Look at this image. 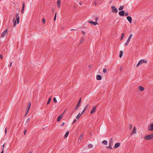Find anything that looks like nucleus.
<instances>
[{
  "instance_id": "052dcab7",
  "label": "nucleus",
  "mask_w": 153,
  "mask_h": 153,
  "mask_svg": "<svg viewBox=\"0 0 153 153\" xmlns=\"http://www.w3.org/2000/svg\"><path fill=\"white\" fill-rule=\"evenodd\" d=\"M61 153H63L62 152Z\"/></svg>"
},
{
  "instance_id": "aec40b11",
  "label": "nucleus",
  "mask_w": 153,
  "mask_h": 153,
  "mask_svg": "<svg viewBox=\"0 0 153 153\" xmlns=\"http://www.w3.org/2000/svg\"><path fill=\"white\" fill-rule=\"evenodd\" d=\"M139 89L141 91H143L144 90V88L141 86L139 87Z\"/></svg>"
},
{
  "instance_id": "7ed1b4c3",
  "label": "nucleus",
  "mask_w": 153,
  "mask_h": 153,
  "mask_svg": "<svg viewBox=\"0 0 153 153\" xmlns=\"http://www.w3.org/2000/svg\"><path fill=\"white\" fill-rule=\"evenodd\" d=\"M113 140L112 138H111L110 139L109 141V146L108 147V148H109L110 149H112V146H113Z\"/></svg>"
},
{
  "instance_id": "37998d69",
  "label": "nucleus",
  "mask_w": 153,
  "mask_h": 153,
  "mask_svg": "<svg viewBox=\"0 0 153 153\" xmlns=\"http://www.w3.org/2000/svg\"><path fill=\"white\" fill-rule=\"evenodd\" d=\"M125 16H126L128 15V13L126 12L125 13Z\"/></svg>"
},
{
  "instance_id": "bb28decb",
  "label": "nucleus",
  "mask_w": 153,
  "mask_h": 153,
  "mask_svg": "<svg viewBox=\"0 0 153 153\" xmlns=\"http://www.w3.org/2000/svg\"><path fill=\"white\" fill-rule=\"evenodd\" d=\"M84 38H81L80 41V44L82 43L83 42H84Z\"/></svg>"
},
{
  "instance_id": "0eeeda50",
  "label": "nucleus",
  "mask_w": 153,
  "mask_h": 153,
  "mask_svg": "<svg viewBox=\"0 0 153 153\" xmlns=\"http://www.w3.org/2000/svg\"><path fill=\"white\" fill-rule=\"evenodd\" d=\"M81 98H80L79 99V100L78 102V103L75 108V110H77V109L79 107L80 104V103H81Z\"/></svg>"
},
{
  "instance_id": "a19ab883",
  "label": "nucleus",
  "mask_w": 153,
  "mask_h": 153,
  "mask_svg": "<svg viewBox=\"0 0 153 153\" xmlns=\"http://www.w3.org/2000/svg\"><path fill=\"white\" fill-rule=\"evenodd\" d=\"M27 130L26 129H25L24 130V134L25 135L26 134V132H27Z\"/></svg>"
},
{
  "instance_id": "6e6d98bb",
  "label": "nucleus",
  "mask_w": 153,
  "mask_h": 153,
  "mask_svg": "<svg viewBox=\"0 0 153 153\" xmlns=\"http://www.w3.org/2000/svg\"><path fill=\"white\" fill-rule=\"evenodd\" d=\"M29 153H32V152H30Z\"/></svg>"
},
{
  "instance_id": "e433bc0d",
  "label": "nucleus",
  "mask_w": 153,
  "mask_h": 153,
  "mask_svg": "<svg viewBox=\"0 0 153 153\" xmlns=\"http://www.w3.org/2000/svg\"><path fill=\"white\" fill-rule=\"evenodd\" d=\"M129 129H131L132 128V126L131 124H130L129 126Z\"/></svg>"
},
{
  "instance_id": "7c9ffc66",
  "label": "nucleus",
  "mask_w": 153,
  "mask_h": 153,
  "mask_svg": "<svg viewBox=\"0 0 153 153\" xmlns=\"http://www.w3.org/2000/svg\"><path fill=\"white\" fill-rule=\"evenodd\" d=\"M124 33H123L122 34V35H121V38H120L121 40H123V38L124 37Z\"/></svg>"
},
{
  "instance_id": "1a4fd4ad",
  "label": "nucleus",
  "mask_w": 153,
  "mask_h": 153,
  "mask_svg": "<svg viewBox=\"0 0 153 153\" xmlns=\"http://www.w3.org/2000/svg\"><path fill=\"white\" fill-rule=\"evenodd\" d=\"M88 22L91 24L92 25H98V23L97 22H94L92 21H89Z\"/></svg>"
},
{
  "instance_id": "20e7f679",
  "label": "nucleus",
  "mask_w": 153,
  "mask_h": 153,
  "mask_svg": "<svg viewBox=\"0 0 153 153\" xmlns=\"http://www.w3.org/2000/svg\"><path fill=\"white\" fill-rule=\"evenodd\" d=\"M111 10L112 12L115 13H117L118 12L117 9L114 6H112L111 7Z\"/></svg>"
},
{
  "instance_id": "2f4dec72",
  "label": "nucleus",
  "mask_w": 153,
  "mask_h": 153,
  "mask_svg": "<svg viewBox=\"0 0 153 153\" xmlns=\"http://www.w3.org/2000/svg\"><path fill=\"white\" fill-rule=\"evenodd\" d=\"M51 97H50L49 98L48 100V101L47 102V104H49L50 102L51 101Z\"/></svg>"
},
{
  "instance_id": "09e8293b",
  "label": "nucleus",
  "mask_w": 153,
  "mask_h": 153,
  "mask_svg": "<svg viewBox=\"0 0 153 153\" xmlns=\"http://www.w3.org/2000/svg\"><path fill=\"white\" fill-rule=\"evenodd\" d=\"M12 62H11L10 63V65L9 66L10 67H11L12 65Z\"/></svg>"
},
{
  "instance_id": "8fccbe9b",
  "label": "nucleus",
  "mask_w": 153,
  "mask_h": 153,
  "mask_svg": "<svg viewBox=\"0 0 153 153\" xmlns=\"http://www.w3.org/2000/svg\"><path fill=\"white\" fill-rule=\"evenodd\" d=\"M5 145V143L2 146L3 149L4 150V146Z\"/></svg>"
},
{
  "instance_id": "412c9836",
  "label": "nucleus",
  "mask_w": 153,
  "mask_h": 153,
  "mask_svg": "<svg viewBox=\"0 0 153 153\" xmlns=\"http://www.w3.org/2000/svg\"><path fill=\"white\" fill-rule=\"evenodd\" d=\"M82 114H80V113H79L76 117V119H79Z\"/></svg>"
},
{
  "instance_id": "de8ad7c7",
  "label": "nucleus",
  "mask_w": 153,
  "mask_h": 153,
  "mask_svg": "<svg viewBox=\"0 0 153 153\" xmlns=\"http://www.w3.org/2000/svg\"><path fill=\"white\" fill-rule=\"evenodd\" d=\"M82 33L83 34H85V32L84 31H82Z\"/></svg>"
},
{
  "instance_id": "b1692460",
  "label": "nucleus",
  "mask_w": 153,
  "mask_h": 153,
  "mask_svg": "<svg viewBox=\"0 0 153 153\" xmlns=\"http://www.w3.org/2000/svg\"><path fill=\"white\" fill-rule=\"evenodd\" d=\"M124 8V6H120L118 8L119 10H122Z\"/></svg>"
},
{
  "instance_id": "9d476101",
  "label": "nucleus",
  "mask_w": 153,
  "mask_h": 153,
  "mask_svg": "<svg viewBox=\"0 0 153 153\" xmlns=\"http://www.w3.org/2000/svg\"><path fill=\"white\" fill-rule=\"evenodd\" d=\"M136 130H137L136 128V127L135 126H134L133 127V128L132 131L131 132V134L132 135L133 134H136V132H137Z\"/></svg>"
},
{
  "instance_id": "5701e85b",
  "label": "nucleus",
  "mask_w": 153,
  "mask_h": 153,
  "mask_svg": "<svg viewBox=\"0 0 153 153\" xmlns=\"http://www.w3.org/2000/svg\"><path fill=\"white\" fill-rule=\"evenodd\" d=\"M123 51H120V54H119V57L120 58H121L123 56Z\"/></svg>"
},
{
  "instance_id": "2eb2a0df",
  "label": "nucleus",
  "mask_w": 153,
  "mask_h": 153,
  "mask_svg": "<svg viewBox=\"0 0 153 153\" xmlns=\"http://www.w3.org/2000/svg\"><path fill=\"white\" fill-rule=\"evenodd\" d=\"M148 129L150 131L153 130V124H152L149 126Z\"/></svg>"
},
{
  "instance_id": "ea45409f",
  "label": "nucleus",
  "mask_w": 153,
  "mask_h": 153,
  "mask_svg": "<svg viewBox=\"0 0 153 153\" xmlns=\"http://www.w3.org/2000/svg\"><path fill=\"white\" fill-rule=\"evenodd\" d=\"M7 127H6L5 128V134H6L7 133Z\"/></svg>"
},
{
  "instance_id": "f257e3e1",
  "label": "nucleus",
  "mask_w": 153,
  "mask_h": 153,
  "mask_svg": "<svg viewBox=\"0 0 153 153\" xmlns=\"http://www.w3.org/2000/svg\"><path fill=\"white\" fill-rule=\"evenodd\" d=\"M16 20L15 19V18H13V24L14 27H16V24H18L19 23V16L18 13H17L16 15Z\"/></svg>"
},
{
  "instance_id": "13d9d810",
  "label": "nucleus",
  "mask_w": 153,
  "mask_h": 153,
  "mask_svg": "<svg viewBox=\"0 0 153 153\" xmlns=\"http://www.w3.org/2000/svg\"><path fill=\"white\" fill-rule=\"evenodd\" d=\"M90 134L91 135V132L90 133Z\"/></svg>"
},
{
  "instance_id": "a878e982",
  "label": "nucleus",
  "mask_w": 153,
  "mask_h": 153,
  "mask_svg": "<svg viewBox=\"0 0 153 153\" xmlns=\"http://www.w3.org/2000/svg\"><path fill=\"white\" fill-rule=\"evenodd\" d=\"M83 136V134H82L81 135V136L79 137V140L81 141L82 140V138Z\"/></svg>"
},
{
  "instance_id": "79ce46f5",
  "label": "nucleus",
  "mask_w": 153,
  "mask_h": 153,
  "mask_svg": "<svg viewBox=\"0 0 153 153\" xmlns=\"http://www.w3.org/2000/svg\"><path fill=\"white\" fill-rule=\"evenodd\" d=\"M95 20L96 22L98 20V18L96 17L95 18Z\"/></svg>"
},
{
  "instance_id": "3c124183",
  "label": "nucleus",
  "mask_w": 153,
  "mask_h": 153,
  "mask_svg": "<svg viewBox=\"0 0 153 153\" xmlns=\"http://www.w3.org/2000/svg\"><path fill=\"white\" fill-rule=\"evenodd\" d=\"M3 151H4V150H3V149L2 151L1 152V153H3Z\"/></svg>"
},
{
  "instance_id": "bf43d9fd",
  "label": "nucleus",
  "mask_w": 153,
  "mask_h": 153,
  "mask_svg": "<svg viewBox=\"0 0 153 153\" xmlns=\"http://www.w3.org/2000/svg\"><path fill=\"white\" fill-rule=\"evenodd\" d=\"M74 30V29H71V30Z\"/></svg>"
},
{
  "instance_id": "4d7b16f0",
  "label": "nucleus",
  "mask_w": 153,
  "mask_h": 153,
  "mask_svg": "<svg viewBox=\"0 0 153 153\" xmlns=\"http://www.w3.org/2000/svg\"><path fill=\"white\" fill-rule=\"evenodd\" d=\"M79 4H80V5H81V4L80 3H79Z\"/></svg>"
},
{
  "instance_id": "a211bd4d",
  "label": "nucleus",
  "mask_w": 153,
  "mask_h": 153,
  "mask_svg": "<svg viewBox=\"0 0 153 153\" xmlns=\"http://www.w3.org/2000/svg\"><path fill=\"white\" fill-rule=\"evenodd\" d=\"M96 110V107H94L93 109L91 111L90 113L91 114H92Z\"/></svg>"
},
{
  "instance_id": "423d86ee",
  "label": "nucleus",
  "mask_w": 153,
  "mask_h": 153,
  "mask_svg": "<svg viewBox=\"0 0 153 153\" xmlns=\"http://www.w3.org/2000/svg\"><path fill=\"white\" fill-rule=\"evenodd\" d=\"M8 30L7 29L3 31L1 33V37H3L5 36L7 34Z\"/></svg>"
},
{
  "instance_id": "4be33fe9",
  "label": "nucleus",
  "mask_w": 153,
  "mask_h": 153,
  "mask_svg": "<svg viewBox=\"0 0 153 153\" xmlns=\"http://www.w3.org/2000/svg\"><path fill=\"white\" fill-rule=\"evenodd\" d=\"M102 143L105 145H107L108 144L107 141L106 140H104L102 141Z\"/></svg>"
},
{
  "instance_id": "dca6fc26",
  "label": "nucleus",
  "mask_w": 153,
  "mask_h": 153,
  "mask_svg": "<svg viewBox=\"0 0 153 153\" xmlns=\"http://www.w3.org/2000/svg\"><path fill=\"white\" fill-rule=\"evenodd\" d=\"M96 79L97 80H100L102 79V77L101 75H97L96 76Z\"/></svg>"
},
{
  "instance_id": "49530a36",
  "label": "nucleus",
  "mask_w": 153,
  "mask_h": 153,
  "mask_svg": "<svg viewBox=\"0 0 153 153\" xmlns=\"http://www.w3.org/2000/svg\"><path fill=\"white\" fill-rule=\"evenodd\" d=\"M0 58L1 59H3V57H2V55H0Z\"/></svg>"
},
{
  "instance_id": "f3484780",
  "label": "nucleus",
  "mask_w": 153,
  "mask_h": 153,
  "mask_svg": "<svg viewBox=\"0 0 153 153\" xmlns=\"http://www.w3.org/2000/svg\"><path fill=\"white\" fill-rule=\"evenodd\" d=\"M120 143H117L115 144L114 147L115 149L117 148L118 147L120 146Z\"/></svg>"
},
{
  "instance_id": "c85d7f7f",
  "label": "nucleus",
  "mask_w": 153,
  "mask_h": 153,
  "mask_svg": "<svg viewBox=\"0 0 153 153\" xmlns=\"http://www.w3.org/2000/svg\"><path fill=\"white\" fill-rule=\"evenodd\" d=\"M68 134H69V132L68 131L64 135V137L65 138H66L68 136Z\"/></svg>"
},
{
  "instance_id": "58836bf2",
  "label": "nucleus",
  "mask_w": 153,
  "mask_h": 153,
  "mask_svg": "<svg viewBox=\"0 0 153 153\" xmlns=\"http://www.w3.org/2000/svg\"><path fill=\"white\" fill-rule=\"evenodd\" d=\"M42 22L43 23H45V20L44 18H43L42 19Z\"/></svg>"
},
{
  "instance_id": "6e6552de",
  "label": "nucleus",
  "mask_w": 153,
  "mask_h": 153,
  "mask_svg": "<svg viewBox=\"0 0 153 153\" xmlns=\"http://www.w3.org/2000/svg\"><path fill=\"white\" fill-rule=\"evenodd\" d=\"M64 113H62V114L60 115L57 118V122H59L60 120L63 117Z\"/></svg>"
},
{
  "instance_id": "393cba45",
  "label": "nucleus",
  "mask_w": 153,
  "mask_h": 153,
  "mask_svg": "<svg viewBox=\"0 0 153 153\" xmlns=\"http://www.w3.org/2000/svg\"><path fill=\"white\" fill-rule=\"evenodd\" d=\"M132 34H131L129 36V37H128L127 40L128 41L130 42V40L131 39V38H132Z\"/></svg>"
},
{
  "instance_id": "f704fd0d",
  "label": "nucleus",
  "mask_w": 153,
  "mask_h": 153,
  "mask_svg": "<svg viewBox=\"0 0 153 153\" xmlns=\"http://www.w3.org/2000/svg\"><path fill=\"white\" fill-rule=\"evenodd\" d=\"M129 42H129L127 40L126 42V43L125 44V46H126L128 45V43H129Z\"/></svg>"
},
{
  "instance_id": "5fc2aeb1",
  "label": "nucleus",
  "mask_w": 153,
  "mask_h": 153,
  "mask_svg": "<svg viewBox=\"0 0 153 153\" xmlns=\"http://www.w3.org/2000/svg\"><path fill=\"white\" fill-rule=\"evenodd\" d=\"M65 110L64 111V113H63L64 114L65 113Z\"/></svg>"
},
{
  "instance_id": "f8f14e48",
  "label": "nucleus",
  "mask_w": 153,
  "mask_h": 153,
  "mask_svg": "<svg viewBox=\"0 0 153 153\" xmlns=\"http://www.w3.org/2000/svg\"><path fill=\"white\" fill-rule=\"evenodd\" d=\"M31 106V103L30 102H29L28 103V105L27 106L28 108L27 110V113L25 115V116H26L27 115V114L29 111L30 108Z\"/></svg>"
},
{
  "instance_id": "4468645a",
  "label": "nucleus",
  "mask_w": 153,
  "mask_h": 153,
  "mask_svg": "<svg viewBox=\"0 0 153 153\" xmlns=\"http://www.w3.org/2000/svg\"><path fill=\"white\" fill-rule=\"evenodd\" d=\"M126 19L130 23L132 22V19L131 17L129 16H128L126 17Z\"/></svg>"
},
{
  "instance_id": "c9c22d12",
  "label": "nucleus",
  "mask_w": 153,
  "mask_h": 153,
  "mask_svg": "<svg viewBox=\"0 0 153 153\" xmlns=\"http://www.w3.org/2000/svg\"><path fill=\"white\" fill-rule=\"evenodd\" d=\"M56 14H57V13H56L55 14V16H54V21H55L56 20Z\"/></svg>"
},
{
  "instance_id": "4c0bfd02",
  "label": "nucleus",
  "mask_w": 153,
  "mask_h": 153,
  "mask_svg": "<svg viewBox=\"0 0 153 153\" xmlns=\"http://www.w3.org/2000/svg\"><path fill=\"white\" fill-rule=\"evenodd\" d=\"M30 120V118H28L27 120H26V122H27V123H28V122Z\"/></svg>"
},
{
  "instance_id": "473e14b6",
  "label": "nucleus",
  "mask_w": 153,
  "mask_h": 153,
  "mask_svg": "<svg viewBox=\"0 0 153 153\" xmlns=\"http://www.w3.org/2000/svg\"><path fill=\"white\" fill-rule=\"evenodd\" d=\"M103 72L104 73H106L107 72V70L105 68H104L103 70Z\"/></svg>"
},
{
  "instance_id": "c756f323",
  "label": "nucleus",
  "mask_w": 153,
  "mask_h": 153,
  "mask_svg": "<svg viewBox=\"0 0 153 153\" xmlns=\"http://www.w3.org/2000/svg\"><path fill=\"white\" fill-rule=\"evenodd\" d=\"M93 146V145L92 144H89L88 146V147L89 149L92 148Z\"/></svg>"
},
{
  "instance_id": "864d4df0",
  "label": "nucleus",
  "mask_w": 153,
  "mask_h": 153,
  "mask_svg": "<svg viewBox=\"0 0 153 153\" xmlns=\"http://www.w3.org/2000/svg\"><path fill=\"white\" fill-rule=\"evenodd\" d=\"M94 4H95V5H96L97 4H96V3H95Z\"/></svg>"
},
{
  "instance_id": "c03bdc74",
  "label": "nucleus",
  "mask_w": 153,
  "mask_h": 153,
  "mask_svg": "<svg viewBox=\"0 0 153 153\" xmlns=\"http://www.w3.org/2000/svg\"><path fill=\"white\" fill-rule=\"evenodd\" d=\"M64 124H65V123H64V122H63V123L61 124V126H63L64 125Z\"/></svg>"
},
{
  "instance_id": "cd10ccee",
  "label": "nucleus",
  "mask_w": 153,
  "mask_h": 153,
  "mask_svg": "<svg viewBox=\"0 0 153 153\" xmlns=\"http://www.w3.org/2000/svg\"><path fill=\"white\" fill-rule=\"evenodd\" d=\"M87 106H85V107L84 110H83V111H82V113H81V114H83L85 112L86 108H87Z\"/></svg>"
},
{
  "instance_id": "a18cd8bd",
  "label": "nucleus",
  "mask_w": 153,
  "mask_h": 153,
  "mask_svg": "<svg viewBox=\"0 0 153 153\" xmlns=\"http://www.w3.org/2000/svg\"><path fill=\"white\" fill-rule=\"evenodd\" d=\"M76 119H74V121L73 123V124H74L75 122H76Z\"/></svg>"
},
{
  "instance_id": "39448f33",
  "label": "nucleus",
  "mask_w": 153,
  "mask_h": 153,
  "mask_svg": "<svg viewBox=\"0 0 153 153\" xmlns=\"http://www.w3.org/2000/svg\"><path fill=\"white\" fill-rule=\"evenodd\" d=\"M153 138V134L148 135L145 136L144 138L146 140H149Z\"/></svg>"
},
{
  "instance_id": "603ef678",
  "label": "nucleus",
  "mask_w": 153,
  "mask_h": 153,
  "mask_svg": "<svg viewBox=\"0 0 153 153\" xmlns=\"http://www.w3.org/2000/svg\"><path fill=\"white\" fill-rule=\"evenodd\" d=\"M91 65H89V68L91 67Z\"/></svg>"
},
{
  "instance_id": "9b49d317",
  "label": "nucleus",
  "mask_w": 153,
  "mask_h": 153,
  "mask_svg": "<svg viewBox=\"0 0 153 153\" xmlns=\"http://www.w3.org/2000/svg\"><path fill=\"white\" fill-rule=\"evenodd\" d=\"M25 2H23V4H22V9L21 11V12L22 13H24V10L25 9Z\"/></svg>"
},
{
  "instance_id": "ddd939ff",
  "label": "nucleus",
  "mask_w": 153,
  "mask_h": 153,
  "mask_svg": "<svg viewBox=\"0 0 153 153\" xmlns=\"http://www.w3.org/2000/svg\"><path fill=\"white\" fill-rule=\"evenodd\" d=\"M125 12L123 10H121L119 12V15L121 16H124V15Z\"/></svg>"
},
{
  "instance_id": "f03ea898",
  "label": "nucleus",
  "mask_w": 153,
  "mask_h": 153,
  "mask_svg": "<svg viewBox=\"0 0 153 153\" xmlns=\"http://www.w3.org/2000/svg\"><path fill=\"white\" fill-rule=\"evenodd\" d=\"M147 60H146L144 59H141L139 62L136 67L137 68H138L140 65H142L143 63H147Z\"/></svg>"
},
{
  "instance_id": "6ab92c4d",
  "label": "nucleus",
  "mask_w": 153,
  "mask_h": 153,
  "mask_svg": "<svg viewBox=\"0 0 153 153\" xmlns=\"http://www.w3.org/2000/svg\"><path fill=\"white\" fill-rule=\"evenodd\" d=\"M60 2L61 0H57V5L59 8L60 7Z\"/></svg>"
},
{
  "instance_id": "72a5a7b5",
  "label": "nucleus",
  "mask_w": 153,
  "mask_h": 153,
  "mask_svg": "<svg viewBox=\"0 0 153 153\" xmlns=\"http://www.w3.org/2000/svg\"><path fill=\"white\" fill-rule=\"evenodd\" d=\"M53 100V101L54 103H57V100L56 98H55V97L54 98Z\"/></svg>"
}]
</instances>
